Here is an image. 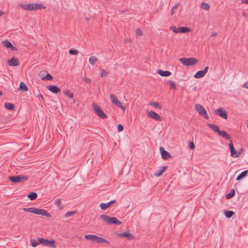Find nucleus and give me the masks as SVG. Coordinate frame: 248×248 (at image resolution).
Wrapping results in <instances>:
<instances>
[{"label":"nucleus","mask_w":248,"mask_h":248,"mask_svg":"<svg viewBox=\"0 0 248 248\" xmlns=\"http://www.w3.org/2000/svg\"><path fill=\"white\" fill-rule=\"evenodd\" d=\"M34 207H30V208H23V209L25 212H28L30 213H33Z\"/></svg>","instance_id":"nucleus-41"},{"label":"nucleus","mask_w":248,"mask_h":248,"mask_svg":"<svg viewBox=\"0 0 248 248\" xmlns=\"http://www.w3.org/2000/svg\"><path fill=\"white\" fill-rule=\"evenodd\" d=\"M33 213L36 215H41L43 216H46L48 217H51L50 213H48L46 210L43 209H39L34 208Z\"/></svg>","instance_id":"nucleus-10"},{"label":"nucleus","mask_w":248,"mask_h":248,"mask_svg":"<svg viewBox=\"0 0 248 248\" xmlns=\"http://www.w3.org/2000/svg\"><path fill=\"white\" fill-rule=\"evenodd\" d=\"M178 30L181 33H187L190 31V28L185 27H179Z\"/></svg>","instance_id":"nucleus-28"},{"label":"nucleus","mask_w":248,"mask_h":248,"mask_svg":"<svg viewBox=\"0 0 248 248\" xmlns=\"http://www.w3.org/2000/svg\"><path fill=\"white\" fill-rule=\"evenodd\" d=\"M218 134L220 136H221L227 140H231V137L225 131L220 130V131Z\"/></svg>","instance_id":"nucleus-23"},{"label":"nucleus","mask_w":248,"mask_h":248,"mask_svg":"<svg viewBox=\"0 0 248 248\" xmlns=\"http://www.w3.org/2000/svg\"><path fill=\"white\" fill-rule=\"evenodd\" d=\"M108 74V73L105 70H102L101 73V77H104L106 76Z\"/></svg>","instance_id":"nucleus-48"},{"label":"nucleus","mask_w":248,"mask_h":248,"mask_svg":"<svg viewBox=\"0 0 248 248\" xmlns=\"http://www.w3.org/2000/svg\"><path fill=\"white\" fill-rule=\"evenodd\" d=\"M110 99L112 103L114 104L117 107L121 108L124 111L125 110V107L123 106L122 103L118 100L117 97L114 94H110Z\"/></svg>","instance_id":"nucleus-9"},{"label":"nucleus","mask_w":248,"mask_h":248,"mask_svg":"<svg viewBox=\"0 0 248 248\" xmlns=\"http://www.w3.org/2000/svg\"><path fill=\"white\" fill-rule=\"evenodd\" d=\"M95 113L101 118L104 119L107 117V115L103 112L100 107L95 103L92 104Z\"/></svg>","instance_id":"nucleus-7"},{"label":"nucleus","mask_w":248,"mask_h":248,"mask_svg":"<svg viewBox=\"0 0 248 248\" xmlns=\"http://www.w3.org/2000/svg\"><path fill=\"white\" fill-rule=\"evenodd\" d=\"M168 84L169 85L170 89H174V90L176 89V86L175 83L171 80L168 81Z\"/></svg>","instance_id":"nucleus-38"},{"label":"nucleus","mask_w":248,"mask_h":248,"mask_svg":"<svg viewBox=\"0 0 248 248\" xmlns=\"http://www.w3.org/2000/svg\"><path fill=\"white\" fill-rule=\"evenodd\" d=\"M178 5L179 4L177 3L174 6H173L171 10V15H173L175 11L177 10Z\"/></svg>","instance_id":"nucleus-44"},{"label":"nucleus","mask_w":248,"mask_h":248,"mask_svg":"<svg viewBox=\"0 0 248 248\" xmlns=\"http://www.w3.org/2000/svg\"><path fill=\"white\" fill-rule=\"evenodd\" d=\"M83 80L87 83H90L91 82V80L90 78H84L83 79Z\"/></svg>","instance_id":"nucleus-51"},{"label":"nucleus","mask_w":248,"mask_h":248,"mask_svg":"<svg viewBox=\"0 0 248 248\" xmlns=\"http://www.w3.org/2000/svg\"><path fill=\"white\" fill-rule=\"evenodd\" d=\"M248 173V170H245L239 174L236 177L237 181H240L245 177Z\"/></svg>","instance_id":"nucleus-24"},{"label":"nucleus","mask_w":248,"mask_h":248,"mask_svg":"<svg viewBox=\"0 0 248 248\" xmlns=\"http://www.w3.org/2000/svg\"><path fill=\"white\" fill-rule=\"evenodd\" d=\"M241 2L244 4H248V0H241Z\"/></svg>","instance_id":"nucleus-54"},{"label":"nucleus","mask_w":248,"mask_h":248,"mask_svg":"<svg viewBox=\"0 0 248 248\" xmlns=\"http://www.w3.org/2000/svg\"><path fill=\"white\" fill-rule=\"evenodd\" d=\"M136 34L138 36H141L143 34L142 31L139 28H138L136 30Z\"/></svg>","instance_id":"nucleus-45"},{"label":"nucleus","mask_w":248,"mask_h":248,"mask_svg":"<svg viewBox=\"0 0 248 248\" xmlns=\"http://www.w3.org/2000/svg\"><path fill=\"white\" fill-rule=\"evenodd\" d=\"M46 73H47V71H42V72H41L39 74V77L41 78L42 79V78L45 77L46 75L45 74H46Z\"/></svg>","instance_id":"nucleus-46"},{"label":"nucleus","mask_w":248,"mask_h":248,"mask_svg":"<svg viewBox=\"0 0 248 248\" xmlns=\"http://www.w3.org/2000/svg\"><path fill=\"white\" fill-rule=\"evenodd\" d=\"M217 33L216 32H213L212 34H211V36L212 37H214V36H217Z\"/></svg>","instance_id":"nucleus-55"},{"label":"nucleus","mask_w":248,"mask_h":248,"mask_svg":"<svg viewBox=\"0 0 248 248\" xmlns=\"http://www.w3.org/2000/svg\"><path fill=\"white\" fill-rule=\"evenodd\" d=\"M77 213V211H69L67 212L64 215V217H69L73 216L75 215Z\"/></svg>","instance_id":"nucleus-39"},{"label":"nucleus","mask_w":248,"mask_h":248,"mask_svg":"<svg viewBox=\"0 0 248 248\" xmlns=\"http://www.w3.org/2000/svg\"><path fill=\"white\" fill-rule=\"evenodd\" d=\"M47 89L51 92L55 93H58L60 92V89L55 85H49L47 86Z\"/></svg>","instance_id":"nucleus-19"},{"label":"nucleus","mask_w":248,"mask_h":248,"mask_svg":"<svg viewBox=\"0 0 248 248\" xmlns=\"http://www.w3.org/2000/svg\"><path fill=\"white\" fill-rule=\"evenodd\" d=\"M20 6L24 10L28 11L37 10L45 9L46 7L42 3H29L27 4H20Z\"/></svg>","instance_id":"nucleus-1"},{"label":"nucleus","mask_w":248,"mask_h":248,"mask_svg":"<svg viewBox=\"0 0 248 248\" xmlns=\"http://www.w3.org/2000/svg\"><path fill=\"white\" fill-rule=\"evenodd\" d=\"M117 236L120 237H126L127 239L131 240L134 238V236L129 232H124L121 233L117 234Z\"/></svg>","instance_id":"nucleus-14"},{"label":"nucleus","mask_w":248,"mask_h":248,"mask_svg":"<svg viewBox=\"0 0 248 248\" xmlns=\"http://www.w3.org/2000/svg\"><path fill=\"white\" fill-rule=\"evenodd\" d=\"M170 29L175 33H179V28H176L175 26H171Z\"/></svg>","instance_id":"nucleus-42"},{"label":"nucleus","mask_w":248,"mask_h":248,"mask_svg":"<svg viewBox=\"0 0 248 248\" xmlns=\"http://www.w3.org/2000/svg\"><path fill=\"white\" fill-rule=\"evenodd\" d=\"M209 67L208 66H206L204 69L202 70L205 74H206L208 71Z\"/></svg>","instance_id":"nucleus-52"},{"label":"nucleus","mask_w":248,"mask_h":248,"mask_svg":"<svg viewBox=\"0 0 248 248\" xmlns=\"http://www.w3.org/2000/svg\"><path fill=\"white\" fill-rule=\"evenodd\" d=\"M53 79V77L50 75L49 73L47 72L46 73V75L45 77L42 78L43 80H51Z\"/></svg>","instance_id":"nucleus-34"},{"label":"nucleus","mask_w":248,"mask_h":248,"mask_svg":"<svg viewBox=\"0 0 248 248\" xmlns=\"http://www.w3.org/2000/svg\"><path fill=\"white\" fill-rule=\"evenodd\" d=\"M100 218L108 225L115 224L119 225L122 223V222L116 217H110L106 215H102L100 216Z\"/></svg>","instance_id":"nucleus-3"},{"label":"nucleus","mask_w":248,"mask_h":248,"mask_svg":"<svg viewBox=\"0 0 248 248\" xmlns=\"http://www.w3.org/2000/svg\"><path fill=\"white\" fill-rule=\"evenodd\" d=\"M195 108L198 111L199 114L202 116L204 118L208 119L209 116L205 109V108L200 104H196L195 105Z\"/></svg>","instance_id":"nucleus-8"},{"label":"nucleus","mask_w":248,"mask_h":248,"mask_svg":"<svg viewBox=\"0 0 248 248\" xmlns=\"http://www.w3.org/2000/svg\"><path fill=\"white\" fill-rule=\"evenodd\" d=\"M2 92L0 91V96H2Z\"/></svg>","instance_id":"nucleus-59"},{"label":"nucleus","mask_w":248,"mask_h":248,"mask_svg":"<svg viewBox=\"0 0 248 248\" xmlns=\"http://www.w3.org/2000/svg\"><path fill=\"white\" fill-rule=\"evenodd\" d=\"M28 198H29L31 200H34L37 197V193L34 192H31L29 193L28 195Z\"/></svg>","instance_id":"nucleus-26"},{"label":"nucleus","mask_w":248,"mask_h":248,"mask_svg":"<svg viewBox=\"0 0 248 248\" xmlns=\"http://www.w3.org/2000/svg\"><path fill=\"white\" fill-rule=\"evenodd\" d=\"M167 168L168 166H162L159 170L155 172L154 175L156 177H159L164 173V172L167 169Z\"/></svg>","instance_id":"nucleus-20"},{"label":"nucleus","mask_w":248,"mask_h":248,"mask_svg":"<svg viewBox=\"0 0 248 248\" xmlns=\"http://www.w3.org/2000/svg\"><path fill=\"white\" fill-rule=\"evenodd\" d=\"M207 126L213 131L217 133V134H218L220 131L219 127L217 125L212 124H208Z\"/></svg>","instance_id":"nucleus-22"},{"label":"nucleus","mask_w":248,"mask_h":248,"mask_svg":"<svg viewBox=\"0 0 248 248\" xmlns=\"http://www.w3.org/2000/svg\"><path fill=\"white\" fill-rule=\"evenodd\" d=\"M31 244L32 247H36L40 243L34 239H31Z\"/></svg>","instance_id":"nucleus-40"},{"label":"nucleus","mask_w":248,"mask_h":248,"mask_svg":"<svg viewBox=\"0 0 248 248\" xmlns=\"http://www.w3.org/2000/svg\"><path fill=\"white\" fill-rule=\"evenodd\" d=\"M205 74L202 70L198 71L194 76V78H200L204 76Z\"/></svg>","instance_id":"nucleus-27"},{"label":"nucleus","mask_w":248,"mask_h":248,"mask_svg":"<svg viewBox=\"0 0 248 248\" xmlns=\"http://www.w3.org/2000/svg\"><path fill=\"white\" fill-rule=\"evenodd\" d=\"M116 200H112L106 203H101L100 204L99 206L101 209L104 210L109 207L111 204H114Z\"/></svg>","instance_id":"nucleus-17"},{"label":"nucleus","mask_w":248,"mask_h":248,"mask_svg":"<svg viewBox=\"0 0 248 248\" xmlns=\"http://www.w3.org/2000/svg\"><path fill=\"white\" fill-rule=\"evenodd\" d=\"M195 145L193 142L191 141L189 144V148L191 149H194L195 148Z\"/></svg>","instance_id":"nucleus-49"},{"label":"nucleus","mask_w":248,"mask_h":248,"mask_svg":"<svg viewBox=\"0 0 248 248\" xmlns=\"http://www.w3.org/2000/svg\"><path fill=\"white\" fill-rule=\"evenodd\" d=\"M28 179V177L24 175L10 176L9 177V180L14 183L22 182L27 180Z\"/></svg>","instance_id":"nucleus-6"},{"label":"nucleus","mask_w":248,"mask_h":248,"mask_svg":"<svg viewBox=\"0 0 248 248\" xmlns=\"http://www.w3.org/2000/svg\"><path fill=\"white\" fill-rule=\"evenodd\" d=\"M117 129L119 132L122 131L124 129V127L122 124H119L117 126Z\"/></svg>","instance_id":"nucleus-47"},{"label":"nucleus","mask_w":248,"mask_h":248,"mask_svg":"<svg viewBox=\"0 0 248 248\" xmlns=\"http://www.w3.org/2000/svg\"><path fill=\"white\" fill-rule=\"evenodd\" d=\"M39 243L45 246H49L53 248H56L55 241L54 240H47L43 238H38Z\"/></svg>","instance_id":"nucleus-5"},{"label":"nucleus","mask_w":248,"mask_h":248,"mask_svg":"<svg viewBox=\"0 0 248 248\" xmlns=\"http://www.w3.org/2000/svg\"><path fill=\"white\" fill-rule=\"evenodd\" d=\"M55 204L59 207L60 209H62L63 208V206L62 205L61 200L59 199H57L55 202Z\"/></svg>","instance_id":"nucleus-35"},{"label":"nucleus","mask_w":248,"mask_h":248,"mask_svg":"<svg viewBox=\"0 0 248 248\" xmlns=\"http://www.w3.org/2000/svg\"><path fill=\"white\" fill-rule=\"evenodd\" d=\"M229 147L230 148L231 155L232 157L236 158L237 157V155H236L237 151L235 150V149L234 147L232 141L231 140L230 141V142L229 144Z\"/></svg>","instance_id":"nucleus-16"},{"label":"nucleus","mask_w":248,"mask_h":248,"mask_svg":"<svg viewBox=\"0 0 248 248\" xmlns=\"http://www.w3.org/2000/svg\"><path fill=\"white\" fill-rule=\"evenodd\" d=\"M242 15H243V16H246V13H244V12H243V13H242Z\"/></svg>","instance_id":"nucleus-58"},{"label":"nucleus","mask_w":248,"mask_h":248,"mask_svg":"<svg viewBox=\"0 0 248 248\" xmlns=\"http://www.w3.org/2000/svg\"><path fill=\"white\" fill-rule=\"evenodd\" d=\"M243 87L248 89V81L244 83L243 86Z\"/></svg>","instance_id":"nucleus-53"},{"label":"nucleus","mask_w":248,"mask_h":248,"mask_svg":"<svg viewBox=\"0 0 248 248\" xmlns=\"http://www.w3.org/2000/svg\"><path fill=\"white\" fill-rule=\"evenodd\" d=\"M63 93L67 96L69 97L70 98H73L74 95L73 94L70 92V90H67L63 92Z\"/></svg>","instance_id":"nucleus-36"},{"label":"nucleus","mask_w":248,"mask_h":248,"mask_svg":"<svg viewBox=\"0 0 248 248\" xmlns=\"http://www.w3.org/2000/svg\"><path fill=\"white\" fill-rule=\"evenodd\" d=\"M18 89L25 92L28 91V88L24 82H21Z\"/></svg>","instance_id":"nucleus-25"},{"label":"nucleus","mask_w":248,"mask_h":248,"mask_svg":"<svg viewBox=\"0 0 248 248\" xmlns=\"http://www.w3.org/2000/svg\"><path fill=\"white\" fill-rule=\"evenodd\" d=\"M157 73L162 77H169L171 75V73L169 71H163L161 69H158L157 71Z\"/></svg>","instance_id":"nucleus-21"},{"label":"nucleus","mask_w":248,"mask_h":248,"mask_svg":"<svg viewBox=\"0 0 248 248\" xmlns=\"http://www.w3.org/2000/svg\"><path fill=\"white\" fill-rule=\"evenodd\" d=\"M201 7L204 10H209L210 9V5L207 3L202 2Z\"/></svg>","instance_id":"nucleus-37"},{"label":"nucleus","mask_w":248,"mask_h":248,"mask_svg":"<svg viewBox=\"0 0 248 248\" xmlns=\"http://www.w3.org/2000/svg\"><path fill=\"white\" fill-rule=\"evenodd\" d=\"M215 113L220 117L227 119L228 118V113L222 108H219L215 110Z\"/></svg>","instance_id":"nucleus-11"},{"label":"nucleus","mask_w":248,"mask_h":248,"mask_svg":"<svg viewBox=\"0 0 248 248\" xmlns=\"http://www.w3.org/2000/svg\"><path fill=\"white\" fill-rule=\"evenodd\" d=\"M149 105L154 107L155 108H157L159 109H162V106L158 102H150Z\"/></svg>","instance_id":"nucleus-31"},{"label":"nucleus","mask_w":248,"mask_h":248,"mask_svg":"<svg viewBox=\"0 0 248 248\" xmlns=\"http://www.w3.org/2000/svg\"><path fill=\"white\" fill-rule=\"evenodd\" d=\"M148 116L158 121H161L162 119L160 116L154 111L149 112Z\"/></svg>","instance_id":"nucleus-13"},{"label":"nucleus","mask_w":248,"mask_h":248,"mask_svg":"<svg viewBox=\"0 0 248 248\" xmlns=\"http://www.w3.org/2000/svg\"><path fill=\"white\" fill-rule=\"evenodd\" d=\"M242 152H243V149L242 148H241L240 149L238 152H237V154H236V155H237V157H239L241 154L242 153Z\"/></svg>","instance_id":"nucleus-50"},{"label":"nucleus","mask_w":248,"mask_h":248,"mask_svg":"<svg viewBox=\"0 0 248 248\" xmlns=\"http://www.w3.org/2000/svg\"><path fill=\"white\" fill-rule=\"evenodd\" d=\"M8 64L11 66H17L19 64V62L16 57H13L8 60Z\"/></svg>","instance_id":"nucleus-15"},{"label":"nucleus","mask_w":248,"mask_h":248,"mask_svg":"<svg viewBox=\"0 0 248 248\" xmlns=\"http://www.w3.org/2000/svg\"><path fill=\"white\" fill-rule=\"evenodd\" d=\"M4 107L6 108L9 110H13L15 108V106L13 104L8 102L4 103Z\"/></svg>","instance_id":"nucleus-30"},{"label":"nucleus","mask_w":248,"mask_h":248,"mask_svg":"<svg viewBox=\"0 0 248 248\" xmlns=\"http://www.w3.org/2000/svg\"><path fill=\"white\" fill-rule=\"evenodd\" d=\"M4 46L7 48H10L12 51H16L17 48L13 46L12 44L7 40L3 42Z\"/></svg>","instance_id":"nucleus-18"},{"label":"nucleus","mask_w":248,"mask_h":248,"mask_svg":"<svg viewBox=\"0 0 248 248\" xmlns=\"http://www.w3.org/2000/svg\"><path fill=\"white\" fill-rule=\"evenodd\" d=\"M98 61V59L95 56H92L89 60V62L90 64L94 65L95 62Z\"/></svg>","instance_id":"nucleus-32"},{"label":"nucleus","mask_w":248,"mask_h":248,"mask_svg":"<svg viewBox=\"0 0 248 248\" xmlns=\"http://www.w3.org/2000/svg\"><path fill=\"white\" fill-rule=\"evenodd\" d=\"M160 152L161 154L162 158L164 160H167L168 158L171 157L170 154L166 151L163 147L159 148Z\"/></svg>","instance_id":"nucleus-12"},{"label":"nucleus","mask_w":248,"mask_h":248,"mask_svg":"<svg viewBox=\"0 0 248 248\" xmlns=\"http://www.w3.org/2000/svg\"><path fill=\"white\" fill-rule=\"evenodd\" d=\"M235 195V190L232 189H231L230 192L226 195V198L227 199H230L233 197Z\"/></svg>","instance_id":"nucleus-33"},{"label":"nucleus","mask_w":248,"mask_h":248,"mask_svg":"<svg viewBox=\"0 0 248 248\" xmlns=\"http://www.w3.org/2000/svg\"><path fill=\"white\" fill-rule=\"evenodd\" d=\"M39 96L41 97V98L42 99L44 98L42 94H39Z\"/></svg>","instance_id":"nucleus-57"},{"label":"nucleus","mask_w":248,"mask_h":248,"mask_svg":"<svg viewBox=\"0 0 248 248\" xmlns=\"http://www.w3.org/2000/svg\"><path fill=\"white\" fill-rule=\"evenodd\" d=\"M234 214V212L232 211L227 210L224 211V215L227 218H231Z\"/></svg>","instance_id":"nucleus-29"},{"label":"nucleus","mask_w":248,"mask_h":248,"mask_svg":"<svg viewBox=\"0 0 248 248\" xmlns=\"http://www.w3.org/2000/svg\"><path fill=\"white\" fill-rule=\"evenodd\" d=\"M84 237L87 240H91L96 243H105L107 244H109V242L108 240L96 235L87 234L84 235Z\"/></svg>","instance_id":"nucleus-2"},{"label":"nucleus","mask_w":248,"mask_h":248,"mask_svg":"<svg viewBox=\"0 0 248 248\" xmlns=\"http://www.w3.org/2000/svg\"><path fill=\"white\" fill-rule=\"evenodd\" d=\"M180 61L184 65L189 66L194 65L197 64L198 62L197 59L194 57H190L188 58H181L179 59Z\"/></svg>","instance_id":"nucleus-4"},{"label":"nucleus","mask_w":248,"mask_h":248,"mask_svg":"<svg viewBox=\"0 0 248 248\" xmlns=\"http://www.w3.org/2000/svg\"><path fill=\"white\" fill-rule=\"evenodd\" d=\"M3 12H1V11H0V16H2V15H3Z\"/></svg>","instance_id":"nucleus-56"},{"label":"nucleus","mask_w":248,"mask_h":248,"mask_svg":"<svg viewBox=\"0 0 248 248\" xmlns=\"http://www.w3.org/2000/svg\"><path fill=\"white\" fill-rule=\"evenodd\" d=\"M78 51L76 49H71L69 51V53L71 55H77L78 53Z\"/></svg>","instance_id":"nucleus-43"}]
</instances>
